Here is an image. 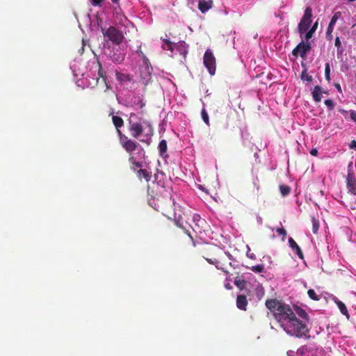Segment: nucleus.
Here are the masks:
<instances>
[{
	"label": "nucleus",
	"mask_w": 356,
	"mask_h": 356,
	"mask_svg": "<svg viewBox=\"0 0 356 356\" xmlns=\"http://www.w3.org/2000/svg\"><path fill=\"white\" fill-rule=\"evenodd\" d=\"M265 305L288 334L300 338L309 332L307 324L297 318L290 305L277 299H268Z\"/></svg>",
	"instance_id": "obj_1"
},
{
	"label": "nucleus",
	"mask_w": 356,
	"mask_h": 356,
	"mask_svg": "<svg viewBox=\"0 0 356 356\" xmlns=\"http://www.w3.org/2000/svg\"><path fill=\"white\" fill-rule=\"evenodd\" d=\"M129 131L131 136L140 142L149 144L154 134V129L149 122L138 118L136 114L131 113L128 120Z\"/></svg>",
	"instance_id": "obj_2"
},
{
	"label": "nucleus",
	"mask_w": 356,
	"mask_h": 356,
	"mask_svg": "<svg viewBox=\"0 0 356 356\" xmlns=\"http://www.w3.org/2000/svg\"><path fill=\"white\" fill-rule=\"evenodd\" d=\"M112 121L113 125L116 128V131L119 137V141L121 146L124 148V149L127 152H134L136 150L137 147L139 146V144L130 138H129L126 135L123 134L120 130V128L124 125L123 119L118 115H113Z\"/></svg>",
	"instance_id": "obj_3"
},
{
	"label": "nucleus",
	"mask_w": 356,
	"mask_h": 356,
	"mask_svg": "<svg viewBox=\"0 0 356 356\" xmlns=\"http://www.w3.org/2000/svg\"><path fill=\"white\" fill-rule=\"evenodd\" d=\"M102 32L104 36L107 38L114 44H120L124 38L122 32L113 26H109L106 29L102 28Z\"/></svg>",
	"instance_id": "obj_4"
},
{
	"label": "nucleus",
	"mask_w": 356,
	"mask_h": 356,
	"mask_svg": "<svg viewBox=\"0 0 356 356\" xmlns=\"http://www.w3.org/2000/svg\"><path fill=\"white\" fill-rule=\"evenodd\" d=\"M153 207L158 211L163 213L168 208L171 207L174 204V200L170 193H166L163 196H158L154 200Z\"/></svg>",
	"instance_id": "obj_5"
},
{
	"label": "nucleus",
	"mask_w": 356,
	"mask_h": 356,
	"mask_svg": "<svg viewBox=\"0 0 356 356\" xmlns=\"http://www.w3.org/2000/svg\"><path fill=\"white\" fill-rule=\"evenodd\" d=\"M152 70L153 69L149 61L143 63L140 67V77L145 86L152 82Z\"/></svg>",
	"instance_id": "obj_6"
},
{
	"label": "nucleus",
	"mask_w": 356,
	"mask_h": 356,
	"mask_svg": "<svg viewBox=\"0 0 356 356\" xmlns=\"http://www.w3.org/2000/svg\"><path fill=\"white\" fill-rule=\"evenodd\" d=\"M312 17V10L310 7H307L305 10L303 17H302L299 24L298 31L300 35L307 31L311 26Z\"/></svg>",
	"instance_id": "obj_7"
},
{
	"label": "nucleus",
	"mask_w": 356,
	"mask_h": 356,
	"mask_svg": "<svg viewBox=\"0 0 356 356\" xmlns=\"http://www.w3.org/2000/svg\"><path fill=\"white\" fill-rule=\"evenodd\" d=\"M203 63L209 74L213 75L216 72V58L211 49L206 50L204 54Z\"/></svg>",
	"instance_id": "obj_8"
},
{
	"label": "nucleus",
	"mask_w": 356,
	"mask_h": 356,
	"mask_svg": "<svg viewBox=\"0 0 356 356\" xmlns=\"http://www.w3.org/2000/svg\"><path fill=\"white\" fill-rule=\"evenodd\" d=\"M311 48V44L309 42L302 41L293 49L292 54L296 57L300 55L302 58H305L307 52L310 51Z\"/></svg>",
	"instance_id": "obj_9"
},
{
	"label": "nucleus",
	"mask_w": 356,
	"mask_h": 356,
	"mask_svg": "<svg viewBox=\"0 0 356 356\" xmlns=\"http://www.w3.org/2000/svg\"><path fill=\"white\" fill-rule=\"evenodd\" d=\"M95 67L97 70V77L96 78L95 85H97L99 83V79H102V82L104 83H105V85L106 86L107 89L109 88L110 87H109V86L106 83V72L103 70L102 64L100 63V62L99 60L97 61Z\"/></svg>",
	"instance_id": "obj_10"
},
{
	"label": "nucleus",
	"mask_w": 356,
	"mask_h": 356,
	"mask_svg": "<svg viewBox=\"0 0 356 356\" xmlns=\"http://www.w3.org/2000/svg\"><path fill=\"white\" fill-rule=\"evenodd\" d=\"M356 185V179L353 169L352 163H350L348 166V175L346 177V186L349 190L351 187Z\"/></svg>",
	"instance_id": "obj_11"
},
{
	"label": "nucleus",
	"mask_w": 356,
	"mask_h": 356,
	"mask_svg": "<svg viewBox=\"0 0 356 356\" xmlns=\"http://www.w3.org/2000/svg\"><path fill=\"white\" fill-rule=\"evenodd\" d=\"M213 4L212 0H199L198 9L201 13H205L213 7Z\"/></svg>",
	"instance_id": "obj_12"
},
{
	"label": "nucleus",
	"mask_w": 356,
	"mask_h": 356,
	"mask_svg": "<svg viewBox=\"0 0 356 356\" xmlns=\"http://www.w3.org/2000/svg\"><path fill=\"white\" fill-rule=\"evenodd\" d=\"M293 309L296 312L295 314L303 319L302 321L303 323L306 324V323L309 321V315L305 309L296 305L293 306Z\"/></svg>",
	"instance_id": "obj_13"
},
{
	"label": "nucleus",
	"mask_w": 356,
	"mask_h": 356,
	"mask_svg": "<svg viewBox=\"0 0 356 356\" xmlns=\"http://www.w3.org/2000/svg\"><path fill=\"white\" fill-rule=\"evenodd\" d=\"M248 300L245 295H238L236 298V306L237 307L243 311L247 310Z\"/></svg>",
	"instance_id": "obj_14"
},
{
	"label": "nucleus",
	"mask_w": 356,
	"mask_h": 356,
	"mask_svg": "<svg viewBox=\"0 0 356 356\" xmlns=\"http://www.w3.org/2000/svg\"><path fill=\"white\" fill-rule=\"evenodd\" d=\"M289 244L291 249L296 250V252L298 257L300 259H303L304 256L300 248L292 238H289Z\"/></svg>",
	"instance_id": "obj_15"
},
{
	"label": "nucleus",
	"mask_w": 356,
	"mask_h": 356,
	"mask_svg": "<svg viewBox=\"0 0 356 356\" xmlns=\"http://www.w3.org/2000/svg\"><path fill=\"white\" fill-rule=\"evenodd\" d=\"M158 149H159V154L161 157H163V158L168 157V155L167 154L168 145H167V142L165 140L163 139L159 142Z\"/></svg>",
	"instance_id": "obj_16"
},
{
	"label": "nucleus",
	"mask_w": 356,
	"mask_h": 356,
	"mask_svg": "<svg viewBox=\"0 0 356 356\" xmlns=\"http://www.w3.org/2000/svg\"><path fill=\"white\" fill-rule=\"evenodd\" d=\"M176 49L184 58L188 54V45L184 41L179 42L176 45Z\"/></svg>",
	"instance_id": "obj_17"
},
{
	"label": "nucleus",
	"mask_w": 356,
	"mask_h": 356,
	"mask_svg": "<svg viewBox=\"0 0 356 356\" xmlns=\"http://www.w3.org/2000/svg\"><path fill=\"white\" fill-rule=\"evenodd\" d=\"M312 97L316 102H319L322 99L323 90L320 86H316L312 91Z\"/></svg>",
	"instance_id": "obj_18"
},
{
	"label": "nucleus",
	"mask_w": 356,
	"mask_h": 356,
	"mask_svg": "<svg viewBox=\"0 0 356 356\" xmlns=\"http://www.w3.org/2000/svg\"><path fill=\"white\" fill-rule=\"evenodd\" d=\"M129 154V162L131 164V169L136 171V168H142L143 164L140 162L136 161L135 157L133 155V152H127Z\"/></svg>",
	"instance_id": "obj_19"
},
{
	"label": "nucleus",
	"mask_w": 356,
	"mask_h": 356,
	"mask_svg": "<svg viewBox=\"0 0 356 356\" xmlns=\"http://www.w3.org/2000/svg\"><path fill=\"white\" fill-rule=\"evenodd\" d=\"M175 225H176L178 227H179V228L182 229L184 230V232H185V234H186L189 236V238H190V239H191V242H192L193 246V247H195L196 244H195V241H194V238H193V236H191V233L189 232V231H188V229H186V227L183 225V223H182V222L181 221V220H180L179 218H177H177H175Z\"/></svg>",
	"instance_id": "obj_20"
},
{
	"label": "nucleus",
	"mask_w": 356,
	"mask_h": 356,
	"mask_svg": "<svg viewBox=\"0 0 356 356\" xmlns=\"http://www.w3.org/2000/svg\"><path fill=\"white\" fill-rule=\"evenodd\" d=\"M138 177L141 179L144 178L146 181H149L151 179V173L145 169H140L137 171Z\"/></svg>",
	"instance_id": "obj_21"
},
{
	"label": "nucleus",
	"mask_w": 356,
	"mask_h": 356,
	"mask_svg": "<svg viewBox=\"0 0 356 356\" xmlns=\"http://www.w3.org/2000/svg\"><path fill=\"white\" fill-rule=\"evenodd\" d=\"M116 78L120 82H129L131 77L129 74L116 72Z\"/></svg>",
	"instance_id": "obj_22"
},
{
	"label": "nucleus",
	"mask_w": 356,
	"mask_h": 356,
	"mask_svg": "<svg viewBox=\"0 0 356 356\" xmlns=\"http://www.w3.org/2000/svg\"><path fill=\"white\" fill-rule=\"evenodd\" d=\"M338 308L339 309L340 312L345 316H346L348 318V309L345 305V304L340 301V300H337L335 301Z\"/></svg>",
	"instance_id": "obj_23"
},
{
	"label": "nucleus",
	"mask_w": 356,
	"mask_h": 356,
	"mask_svg": "<svg viewBox=\"0 0 356 356\" xmlns=\"http://www.w3.org/2000/svg\"><path fill=\"white\" fill-rule=\"evenodd\" d=\"M162 48L164 50H168L172 52L174 49V45L170 40L164 39L163 40Z\"/></svg>",
	"instance_id": "obj_24"
},
{
	"label": "nucleus",
	"mask_w": 356,
	"mask_h": 356,
	"mask_svg": "<svg viewBox=\"0 0 356 356\" xmlns=\"http://www.w3.org/2000/svg\"><path fill=\"white\" fill-rule=\"evenodd\" d=\"M312 232L314 234H316L319 229V222L315 217L312 216Z\"/></svg>",
	"instance_id": "obj_25"
},
{
	"label": "nucleus",
	"mask_w": 356,
	"mask_h": 356,
	"mask_svg": "<svg viewBox=\"0 0 356 356\" xmlns=\"http://www.w3.org/2000/svg\"><path fill=\"white\" fill-rule=\"evenodd\" d=\"M280 191L283 196H286L290 193L291 188L287 185H280Z\"/></svg>",
	"instance_id": "obj_26"
},
{
	"label": "nucleus",
	"mask_w": 356,
	"mask_h": 356,
	"mask_svg": "<svg viewBox=\"0 0 356 356\" xmlns=\"http://www.w3.org/2000/svg\"><path fill=\"white\" fill-rule=\"evenodd\" d=\"M300 78L302 80L309 82H311L313 80L312 76L307 74L306 69L302 72Z\"/></svg>",
	"instance_id": "obj_27"
},
{
	"label": "nucleus",
	"mask_w": 356,
	"mask_h": 356,
	"mask_svg": "<svg viewBox=\"0 0 356 356\" xmlns=\"http://www.w3.org/2000/svg\"><path fill=\"white\" fill-rule=\"evenodd\" d=\"M308 296L313 300L318 301L320 300V296H318L314 289H309L307 291Z\"/></svg>",
	"instance_id": "obj_28"
},
{
	"label": "nucleus",
	"mask_w": 356,
	"mask_h": 356,
	"mask_svg": "<svg viewBox=\"0 0 356 356\" xmlns=\"http://www.w3.org/2000/svg\"><path fill=\"white\" fill-rule=\"evenodd\" d=\"M201 116H202V120L205 122L206 124H207L208 126H209V115H208V113L207 112V111L205 110V108H203L201 111Z\"/></svg>",
	"instance_id": "obj_29"
},
{
	"label": "nucleus",
	"mask_w": 356,
	"mask_h": 356,
	"mask_svg": "<svg viewBox=\"0 0 356 356\" xmlns=\"http://www.w3.org/2000/svg\"><path fill=\"white\" fill-rule=\"evenodd\" d=\"M136 53L138 54V56L143 59V63L149 61L147 56L145 55V54L141 50V47L139 46L138 49L136 51Z\"/></svg>",
	"instance_id": "obj_30"
},
{
	"label": "nucleus",
	"mask_w": 356,
	"mask_h": 356,
	"mask_svg": "<svg viewBox=\"0 0 356 356\" xmlns=\"http://www.w3.org/2000/svg\"><path fill=\"white\" fill-rule=\"evenodd\" d=\"M330 64L328 63H327L325 64V79L327 81H330Z\"/></svg>",
	"instance_id": "obj_31"
},
{
	"label": "nucleus",
	"mask_w": 356,
	"mask_h": 356,
	"mask_svg": "<svg viewBox=\"0 0 356 356\" xmlns=\"http://www.w3.org/2000/svg\"><path fill=\"white\" fill-rule=\"evenodd\" d=\"M325 104L326 105L327 109L329 111H332L334 109V104L333 102V101L330 99H327L325 101Z\"/></svg>",
	"instance_id": "obj_32"
},
{
	"label": "nucleus",
	"mask_w": 356,
	"mask_h": 356,
	"mask_svg": "<svg viewBox=\"0 0 356 356\" xmlns=\"http://www.w3.org/2000/svg\"><path fill=\"white\" fill-rule=\"evenodd\" d=\"M338 15H340V13L339 12L336 13L333 15V17H332V19H331L328 26H332V27L334 28V24H336V22L338 19Z\"/></svg>",
	"instance_id": "obj_33"
},
{
	"label": "nucleus",
	"mask_w": 356,
	"mask_h": 356,
	"mask_svg": "<svg viewBox=\"0 0 356 356\" xmlns=\"http://www.w3.org/2000/svg\"><path fill=\"white\" fill-rule=\"evenodd\" d=\"M234 284L242 289L245 285V282L244 280L238 279L234 281Z\"/></svg>",
	"instance_id": "obj_34"
},
{
	"label": "nucleus",
	"mask_w": 356,
	"mask_h": 356,
	"mask_svg": "<svg viewBox=\"0 0 356 356\" xmlns=\"http://www.w3.org/2000/svg\"><path fill=\"white\" fill-rule=\"evenodd\" d=\"M252 270L255 273H261L264 270V266L263 265H257L252 267Z\"/></svg>",
	"instance_id": "obj_35"
},
{
	"label": "nucleus",
	"mask_w": 356,
	"mask_h": 356,
	"mask_svg": "<svg viewBox=\"0 0 356 356\" xmlns=\"http://www.w3.org/2000/svg\"><path fill=\"white\" fill-rule=\"evenodd\" d=\"M334 28L332 26H328L326 31V37L327 40H332V32L333 31Z\"/></svg>",
	"instance_id": "obj_36"
},
{
	"label": "nucleus",
	"mask_w": 356,
	"mask_h": 356,
	"mask_svg": "<svg viewBox=\"0 0 356 356\" xmlns=\"http://www.w3.org/2000/svg\"><path fill=\"white\" fill-rule=\"evenodd\" d=\"M204 258L207 260V261L210 264H217L218 263V259L216 257H204Z\"/></svg>",
	"instance_id": "obj_37"
},
{
	"label": "nucleus",
	"mask_w": 356,
	"mask_h": 356,
	"mask_svg": "<svg viewBox=\"0 0 356 356\" xmlns=\"http://www.w3.org/2000/svg\"><path fill=\"white\" fill-rule=\"evenodd\" d=\"M276 232L279 235H282L284 237L286 236V231L283 227L277 228Z\"/></svg>",
	"instance_id": "obj_38"
},
{
	"label": "nucleus",
	"mask_w": 356,
	"mask_h": 356,
	"mask_svg": "<svg viewBox=\"0 0 356 356\" xmlns=\"http://www.w3.org/2000/svg\"><path fill=\"white\" fill-rule=\"evenodd\" d=\"M193 220L194 222H197V225L198 226H200V225L198 223L203 221V220H202L201 217L198 214H194L193 217Z\"/></svg>",
	"instance_id": "obj_39"
},
{
	"label": "nucleus",
	"mask_w": 356,
	"mask_h": 356,
	"mask_svg": "<svg viewBox=\"0 0 356 356\" xmlns=\"http://www.w3.org/2000/svg\"><path fill=\"white\" fill-rule=\"evenodd\" d=\"M314 31L313 30H309L307 33L305 34V39L307 40H309V39H311L313 36V34H314Z\"/></svg>",
	"instance_id": "obj_40"
},
{
	"label": "nucleus",
	"mask_w": 356,
	"mask_h": 356,
	"mask_svg": "<svg viewBox=\"0 0 356 356\" xmlns=\"http://www.w3.org/2000/svg\"><path fill=\"white\" fill-rule=\"evenodd\" d=\"M350 117L351 120H353L355 122H356V111H350Z\"/></svg>",
	"instance_id": "obj_41"
},
{
	"label": "nucleus",
	"mask_w": 356,
	"mask_h": 356,
	"mask_svg": "<svg viewBox=\"0 0 356 356\" xmlns=\"http://www.w3.org/2000/svg\"><path fill=\"white\" fill-rule=\"evenodd\" d=\"M104 0H92L91 3L94 6H101L102 2Z\"/></svg>",
	"instance_id": "obj_42"
},
{
	"label": "nucleus",
	"mask_w": 356,
	"mask_h": 356,
	"mask_svg": "<svg viewBox=\"0 0 356 356\" xmlns=\"http://www.w3.org/2000/svg\"><path fill=\"white\" fill-rule=\"evenodd\" d=\"M334 45L337 47L338 49L341 47V40L339 37L336 38Z\"/></svg>",
	"instance_id": "obj_43"
},
{
	"label": "nucleus",
	"mask_w": 356,
	"mask_h": 356,
	"mask_svg": "<svg viewBox=\"0 0 356 356\" xmlns=\"http://www.w3.org/2000/svg\"><path fill=\"white\" fill-rule=\"evenodd\" d=\"M348 191H349L351 194H353V195H355V196H356V185H355V186L351 187V188L348 190Z\"/></svg>",
	"instance_id": "obj_44"
},
{
	"label": "nucleus",
	"mask_w": 356,
	"mask_h": 356,
	"mask_svg": "<svg viewBox=\"0 0 356 356\" xmlns=\"http://www.w3.org/2000/svg\"><path fill=\"white\" fill-rule=\"evenodd\" d=\"M310 154L312 156H317V154H318L317 149H316V148L312 149L311 151H310Z\"/></svg>",
	"instance_id": "obj_45"
},
{
	"label": "nucleus",
	"mask_w": 356,
	"mask_h": 356,
	"mask_svg": "<svg viewBox=\"0 0 356 356\" xmlns=\"http://www.w3.org/2000/svg\"><path fill=\"white\" fill-rule=\"evenodd\" d=\"M350 148L354 149L356 148V140H353L351 141L350 144Z\"/></svg>",
	"instance_id": "obj_46"
},
{
	"label": "nucleus",
	"mask_w": 356,
	"mask_h": 356,
	"mask_svg": "<svg viewBox=\"0 0 356 356\" xmlns=\"http://www.w3.org/2000/svg\"><path fill=\"white\" fill-rule=\"evenodd\" d=\"M305 350H307V348H306V347H305V346H302V347H301L300 348H299V349L298 350V354H299V353H301V354H302V353H304V351H305Z\"/></svg>",
	"instance_id": "obj_47"
},
{
	"label": "nucleus",
	"mask_w": 356,
	"mask_h": 356,
	"mask_svg": "<svg viewBox=\"0 0 356 356\" xmlns=\"http://www.w3.org/2000/svg\"><path fill=\"white\" fill-rule=\"evenodd\" d=\"M334 86L335 88L337 89V90L339 92H342V90H341V87L340 86L339 83H335L334 84Z\"/></svg>",
	"instance_id": "obj_48"
},
{
	"label": "nucleus",
	"mask_w": 356,
	"mask_h": 356,
	"mask_svg": "<svg viewBox=\"0 0 356 356\" xmlns=\"http://www.w3.org/2000/svg\"><path fill=\"white\" fill-rule=\"evenodd\" d=\"M317 26H318V22H316L310 29L313 30L314 32H315L317 29Z\"/></svg>",
	"instance_id": "obj_49"
},
{
	"label": "nucleus",
	"mask_w": 356,
	"mask_h": 356,
	"mask_svg": "<svg viewBox=\"0 0 356 356\" xmlns=\"http://www.w3.org/2000/svg\"><path fill=\"white\" fill-rule=\"evenodd\" d=\"M140 108H143V106H145V103L142 100H140Z\"/></svg>",
	"instance_id": "obj_50"
},
{
	"label": "nucleus",
	"mask_w": 356,
	"mask_h": 356,
	"mask_svg": "<svg viewBox=\"0 0 356 356\" xmlns=\"http://www.w3.org/2000/svg\"><path fill=\"white\" fill-rule=\"evenodd\" d=\"M113 3H116L118 2L119 0H111Z\"/></svg>",
	"instance_id": "obj_51"
},
{
	"label": "nucleus",
	"mask_w": 356,
	"mask_h": 356,
	"mask_svg": "<svg viewBox=\"0 0 356 356\" xmlns=\"http://www.w3.org/2000/svg\"><path fill=\"white\" fill-rule=\"evenodd\" d=\"M355 0H348L349 2H353L355 1Z\"/></svg>",
	"instance_id": "obj_52"
},
{
	"label": "nucleus",
	"mask_w": 356,
	"mask_h": 356,
	"mask_svg": "<svg viewBox=\"0 0 356 356\" xmlns=\"http://www.w3.org/2000/svg\"><path fill=\"white\" fill-rule=\"evenodd\" d=\"M323 93L327 94V92L326 91H323Z\"/></svg>",
	"instance_id": "obj_53"
}]
</instances>
